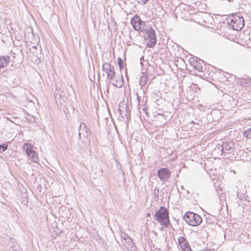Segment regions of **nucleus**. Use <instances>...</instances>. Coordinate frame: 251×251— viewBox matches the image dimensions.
<instances>
[{
    "label": "nucleus",
    "instance_id": "19",
    "mask_svg": "<svg viewBox=\"0 0 251 251\" xmlns=\"http://www.w3.org/2000/svg\"><path fill=\"white\" fill-rule=\"evenodd\" d=\"M121 239L123 241V242H126V241L129 240L131 238L126 233H122L121 234Z\"/></svg>",
    "mask_w": 251,
    "mask_h": 251
},
{
    "label": "nucleus",
    "instance_id": "3",
    "mask_svg": "<svg viewBox=\"0 0 251 251\" xmlns=\"http://www.w3.org/2000/svg\"><path fill=\"white\" fill-rule=\"evenodd\" d=\"M184 220L191 226H197L202 222L201 218L197 214L192 212H187L184 216Z\"/></svg>",
    "mask_w": 251,
    "mask_h": 251
},
{
    "label": "nucleus",
    "instance_id": "7",
    "mask_svg": "<svg viewBox=\"0 0 251 251\" xmlns=\"http://www.w3.org/2000/svg\"><path fill=\"white\" fill-rule=\"evenodd\" d=\"M146 35L149 41L148 42V45L150 48H153L156 44V35L154 31L151 27L149 29L147 30Z\"/></svg>",
    "mask_w": 251,
    "mask_h": 251
},
{
    "label": "nucleus",
    "instance_id": "1",
    "mask_svg": "<svg viewBox=\"0 0 251 251\" xmlns=\"http://www.w3.org/2000/svg\"><path fill=\"white\" fill-rule=\"evenodd\" d=\"M154 219L158 221L162 226L168 227L170 224L169 211L164 206H161L156 211L154 214Z\"/></svg>",
    "mask_w": 251,
    "mask_h": 251
},
{
    "label": "nucleus",
    "instance_id": "23",
    "mask_svg": "<svg viewBox=\"0 0 251 251\" xmlns=\"http://www.w3.org/2000/svg\"><path fill=\"white\" fill-rule=\"evenodd\" d=\"M123 59L120 58V57H119L118 59V65H121L122 64H123Z\"/></svg>",
    "mask_w": 251,
    "mask_h": 251
},
{
    "label": "nucleus",
    "instance_id": "14",
    "mask_svg": "<svg viewBox=\"0 0 251 251\" xmlns=\"http://www.w3.org/2000/svg\"><path fill=\"white\" fill-rule=\"evenodd\" d=\"M105 73L107 74V79H109L110 81H112L115 76L116 73L114 71V68L111 69V70L106 71Z\"/></svg>",
    "mask_w": 251,
    "mask_h": 251
},
{
    "label": "nucleus",
    "instance_id": "15",
    "mask_svg": "<svg viewBox=\"0 0 251 251\" xmlns=\"http://www.w3.org/2000/svg\"><path fill=\"white\" fill-rule=\"evenodd\" d=\"M148 81V78L146 75L143 73L142 75L140 77V85L141 87L145 86Z\"/></svg>",
    "mask_w": 251,
    "mask_h": 251
},
{
    "label": "nucleus",
    "instance_id": "22",
    "mask_svg": "<svg viewBox=\"0 0 251 251\" xmlns=\"http://www.w3.org/2000/svg\"><path fill=\"white\" fill-rule=\"evenodd\" d=\"M8 146L6 144L0 145V152L5 151L7 149Z\"/></svg>",
    "mask_w": 251,
    "mask_h": 251
},
{
    "label": "nucleus",
    "instance_id": "13",
    "mask_svg": "<svg viewBox=\"0 0 251 251\" xmlns=\"http://www.w3.org/2000/svg\"><path fill=\"white\" fill-rule=\"evenodd\" d=\"M123 244L126 249L129 251H136L135 246L131 238L126 241V242H123Z\"/></svg>",
    "mask_w": 251,
    "mask_h": 251
},
{
    "label": "nucleus",
    "instance_id": "12",
    "mask_svg": "<svg viewBox=\"0 0 251 251\" xmlns=\"http://www.w3.org/2000/svg\"><path fill=\"white\" fill-rule=\"evenodd\" d=\"M10 57L9 56H0V69L5 67L9 63Z\"/></svg>",
    "mask_w": 251,
    "mask_h": 251
},
{
    "label": "nucleus",
    "instance_id": "26",
    "mask_svg": "<svg viewBox=\"0 0 251 251\" xmlns=\"http://www.w3.org/2000/svg\"><path fill=\"white\" fill-rule=\"evenodd\" d=\"M119 112H120V114H122V110H121L120 108H119Z\"/></svg>",
    "mask_w": 251,
    "mask_h": 251
},
{
    "label": "nucleus",
    "instance_id": "18",
    "mask_svg": "<svg viewBox=\"0 0 251 251\" xmlns=\"http://www.w3.org/2000/svg\"><path fill=\"white\" fill-rule=\"evenodd\" d=\"M180 247L183 251H192L188 242L185 244H183V245H181Z\"/></svg>",
    "mask_w": 251,
    "mask_h": 251
},
{
    "label": "nucleus",
    "instance_id": "16",
    "mask_svg": "<svg viewBox=\"0 0 251 251\" xmlns=\"http://www.w3.org/2000/svg\"><path fill=\"white\" fill-rule=\"evenodd\" d=\"M113 68H114V66H112L110 63L105 62L103 64L102 70L104 72L111 70V69H113Z\"/></svg>",
    "mask_w": 251,
    "mask_h": 251
},
{
    "label": "nucleus",
    "instance_id": "9",
    "mask_svg": "<svg viewBox=\"0 0 251 251\" xmlns=\"http://www.w3.org/2000/svg\"><path fill=\"white\" fill-rule=\"evenodd\" d=\"M157 176L161 181H167L171 176V172L166 168H161L157 171Z\"/></svg>",
    "mask_w": 251,
    "mask_h": 251
},
{
    "label": "nucleus",
    "instance_id": "2",
    "mask_svg": "<svg viewBox=\"0 0 251 251\" xmlns=\"http://www.w3.org/2000/svg\"><path fill=\"white\" fill-rule=\"evenodd\" d=\"M244 20L240 14H235L229 17L227 24L232 26L233 30H240L244 26Z\"/></svg>",
    "mask_w": 251,
    "mask_h": 251
},
{
    "label": "nucleus",
    "instance_id": "5",
    "mask_svg": "<svg viewBox=\"0 0 251 251\" xmlns=\"http://www.w3.org/2000/svg\"><path fill=\"white\" fill-rule=\"evenodd\" d=\"M131 24L136 30L142 31L144 30L145 23L137 15H135L131 19Z\"/></svg>",
    "mask_w": 251,
    "mask_h": 251
},
{
    "label": "nucleus",
    "instance_id": "27",
    "mask_svg": "<svg viewBox=\"0 0 251 251\" xmlns=\"http://www.w3.org/2000/svg\"><path fill=\"white\" fill-rule=\"evenodd\" d=\"M150 216H151V214H150V213H148V214H147V216H148V217H150Z\"/></svg>",
    "mask_w": 251,
    "mask_h": 251
},
{
    "label": "nucleus",
    "instance_id": "25",
    "mask_svg": "<svg viewBox=\"0 0 251 251\" xmlns=\"http://www.w3.org/2000/svg\"><path fill=\"white\" fill-rule=\"evenodd\" d=\"M119 66L120 69L121 70L123 69V68L124 67V64L121 65H119Z\"/></svg>",
    "mask_w": 251,
    "mask_h": 251
},
{
    "label": "nucleus",
    "instance_id": "11",
    "mask_svg": "<svg viewBox=\"0 0 251 251\" xmlns=\"http://www.w3.org/2000/svg\"><path fill=\"white\" fill-rule=\"evenodd\" d=\"M115 80L113 79L112 81H110L109 82L118 88H121L123 85V80L122 75H117L114 77Z\"/></svg>",
    "mask_w": 251,
    "mask_h": 251
},
{
    "label": "nucleus",
    "instance_id": "6",
    "mask_svg": "<svg viewBox=\"0 0 251 251\" xmlns=\"http://www.w3.org/2000/svg\"><path fill=\"white\" fill-rule=\"evenodd\" d=\"M24 148L25 150L27 155L33 162H36L38 161V157L37 153L33 150V146L30 144H26L24 145Z\"/></svg>",
    "mask_w": 251,
    "mask_h": 251
},
{
    "label": "nucleus",
    "instance_id": "10",
    "mask_svg": "<svg viewBox=\"0 0 251 251\" xmlns=\"http://www.w3.org/2000/svg\"><path fill=\"white\" fill-rule=\"evenodd\" d=\"M79 137L86 138L89 135L88 129L84 123H80L78 127Z\"/></svg>",
    "mask_w": 251,
    "mask_h": 251
},
{
    "label": "nucleus",
    "instance_id": "8",
    "mask_svg": "<svg viewBox=\"0 0 251 251\" xmlns=\"http://www.w3.org/2000/svg\"><path fill=\"white\" fill-rule=\"evenodd\" d=\"M222 155H226L234 151V145L231 142L223 143L221 145Z\"/></svg>",
    "mask_w": 251,
    "mask_h": 251
},
{
    "label": "nucleus",
    "instance_id": "17",
    "mask_svg": "<svg viewBox=\"0 0 251 251\" xmlns=\"http://www.w3.org/2000/svg\"><path fill=\"white\" fill-rule=\"evenodd\" d=\"M243 136L247 139H251V127L243 131Z\"/></svg>",
    "mask_w": 251,
    "mask_h": 251
},
{
    "label": "nucleus",
    "instance_id": "20",
    "mask_svg": "<svg viewBox=\"0 0 251 251\" xmlns=\"http://www.w3.org/2000/svg\"><path fill=\"white\" fill-rule=\"evenodd\" d=\"M194 69L196 70V71H198V72H202V69H203V67L202 66H201L200 63H198L197 62H196V63L195 65H194Z\"/></svg>",
    "mask_w": 251,
    "mask_h": 251
},
{
    "label": "nucleus",
    "instance_id": "4",
    "mask_svg": "<svg viewBox=\"0 0 251 251\" xmlns=\"http://www.w3.org/2000/svg\"><path fill=\"white\" fill-rule=\"evenodd\" d=\"M54 98L57 104L65 105L66 97L64 92L60 88H56L54 92Z\"/></svg>",
    "mask_w": 251,
    "mask_h": 251
},
{
    "label": "nucleus",
    "instance_id": "24",
    "mask_svg": "<svg viewBox=\"0 0 251 251\" xmlns=\"http://www.w3.org/2000/svg\"><path fill=\"white\" fill-rule=\"evenodd\" d=\"M203 251H214V250L213 249L206 248Z\"/></svg>",
    "mask_w": 251,
    "mask_h": 251
},
{
    "label": "nucleus",
    "instance_id": "21",
    "mask_svg": "<svg viewBox=\"0 0 251 251\" xmlns=\"http://www.w3.org/2000/svg\"><path fill=\"white\" fill-rule=\"evenodd\" d=\"M187 241L186 240L185 238L182 236H180L178 238V244L181 246V245H183V244H185Z\"/></svg>",
    "mask_w": 251,
    "mask_h": 251
}]
</instances>
